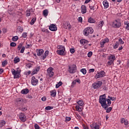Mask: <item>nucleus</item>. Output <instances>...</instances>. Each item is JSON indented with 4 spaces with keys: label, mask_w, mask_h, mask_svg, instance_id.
Masks as SVG:
<instances>
[{
    "label": "nucleus",
    "mask_w": 129,
    "mask_h": 129,
    "mask_svg": "<svg viewBox=\"0 0 129 129\" xmlns=\"http://www.w3.org/2000/svg\"><path fill=\"white\" fill-rule=\"evenodd\" d=\"M99 102L100 103L102 107L106 110L108 106H110L111 104V101L109 99H106V95L105 94L100 95L99 99Z\"/></svg>",
    "instance_id": "nucleus-1"
},
{
    "label": "nucleus",
    "mask_w": 129,
    "mask_h": 129,
    "mask_svg": "<svg viewBox=\"0 0 129 129\" xmlns=\"http://www.w3.org/2000/svg\"><path fill=\"white\" fill-rule=\"evenodd\" d=\"M112 26L113 28H115L116 29L120 28V27H121V23L120 22V20L119 19H117L114 21L112 24Z\"/></svg>",
    "instance_id": "nucleus-2"
},
{
    "label": "nucleus",
    "mask_w": 129,
    "mask_h": 129,
    "mask_svg": "<svg viewBox=\"0 0 129 129\" xmlns=\"http://www.w3.org/2000/svg\"><path fill=\"white\" fill-rule=\"evenodd\" d=\"M94 32L93 29L91 27H87L83 31V34L85 36H88L89 34H92Z\"/></svg>",
    "instance_id": "nucleus-3"
},
{
    "label": "nucleus",
    "mask_w": 129,
    "mask_h": 129,
    "mask_svg": "<svg viewBox=\"0 0 129 129\" xmlns=\"http://www.w3.org/2000/svg\"><path fill=\"white\" fill-rule=\"evenodd\" d=\"M68 71L71 74H73L77 71V67L75 64H72L71 66L69 67Z\"/></svg>",
    "instance_id": "nucleus-4"
},
{
    "label": "nucleus",
    "mask_w": 129,
    "mask_h": 129,
    "mask_svg": "<svg viewBox=\"0 0 129 129\" xmlns=\"http://www.w3.org/2000/svg\"><path fill=\"white\" fill-rule=\"evenodd\" d=\"M108 60H109V61L107 63V65H112L114 60H115V56L111 55L108 57Z\"/></svg>",
    "instance_id": "nucleus-5"
},
{
    "label": "nucleus",
    "mask_w": 129,
    "mask_h": 129,
    "mask_svg": "<svg viewBox=\"0 0 129 129\" xmlns=\"http://www.w3.org/2000/svg\"><path fill=\"white\" fill-rule=\"evenodd\" d=\"M101 85H102V82L101 81H97L92 84L94 89H97L98 88H99Z\"/></svg>",
    "instance_id": "nucleus-6"
},
{
    "label": "nucleus",
    "mask_w": 129,
    "mask_h": 129,
    "mask_svg": "<svg viewBox=\"0 0 129 129\" xmlns=\"http://www.w3.org/2000/svg\"><path fill=\"white\" fill-rule=\"evenodd\" d=\"M105 76V72L101 71L97 73V74L95 76V78H96V79H98V78H101V77H104Z\"/></svg>",
    "instance_id": "nucleus-7"
},
{
    "label": "nucleus",
    "mask_w": 129,
    "mask_h": 129,
    "mask_svg": "<svg viewBox=\"0 0 129 129\" xmlns=\"http://www.w3.org/2000/svg\"><path fill=\"white\" fill-rule=\"evenodd\" d=\"M53 70L54 69L52 67H50L47 70V75H48L50 78L54 76V73L53 72Z\"/></svg>",
    "instance_id": "nucleus-8"
},
{
    "label": "nucleus",
    "mask_w": 129,
    "mask_h": 129,
    "mask_svg": "<svg viewBox=\"0 0 129 129\" xmlns=\"http://www.w3.org/2000/svg\"><path fill=\"white\" fill-rule=\"evenodd\" d=\"M19 117L20 120H21V121H22L23 122H25V121L27 120V116L25 115V113H21L19 114Z\"/></svg>",
    "instance_id": "nucleus-9"
},
{
    "label": "nucleus",
    "mask_w": 129,
    "mask_h": 129,
    "mask_svg": "<svg viewBox=\"0 0 129 129\" xmlns=\"http://www.w3.org/2000/svg\"><path fill=\"white\" fill-rule=\"evenodd\" d=\"M38 80L36 79L35 76H33L31 78V84L34 86H36L38 84Z\"/></svg>",
    "instance_id": "nucleus-10"
},
{
    "label": "nucleus",
    "mask_w": 129,
    "mask_h": 129,
    "mask_svg": "<svg viewBox=\"0 0 129 129\" xmlns=\"http://www.w3.org/2000/svg\"><path fill=\"white\" fill-rule=\"evenodd\" d=\"M90 126L91 129H99L100 127V126H99V125L94 122L92 123V124H91Z\"/></svg>",
    "instance_id": "nucleus-11"
},
{
    "label": "nucleus",
    "mask_w": 129,
    "mask_h": 129,
    "mask_svg": "<svg viewBox=\"0 0 129 129\" xmlns=\"http://www.w3.org/2000/svg\"><path fill=\"white\" fill-rule=\"evenodd\" d=\"M108 42H109V39L107 38H105L102 41L100 42L101 48H103V47H104V44H105V43H108Z\"/></svg>",
    "instance_id": "nucleus-12"
},
{
    "label": "nucleus",
    "mask_w": 129,
    "mask_h": 129,
    "mask_svg": "<svg viewBox=\"0 0 129 129\" xmlns=\"http://www.w3.org/2000/svg\"><path fill=\"white\" fill-rule=\"evenodd\" d=\"M63 26L64 29H71V25H70V23L67 21L64 22Z\"/></svg>",
    "instance_id": "nucleus-13"
},
{
    "label": "nucleus",
    "mask_w": 129,
    "mask_h": 129,
    "mask_svg": "<svg viewBox=\"0 0 129 129\" xmlns=\"http://www.w3.org/2000/svg\"><path fill=\"white\" fill-rule=\"evenodd\" d=\"M49 29L50 31H52V32L57 31V27H56V25L54 24L50 25L49 27Z\"/></svg>",
    "instance_id": "nucleus-14"
},
{
    "label": "nucleus",
    "mask_w": 129,
    "mask_h": 129,
    "mask_svg": "<svg viewBox=\"0 0 129 129\" xmlns=\"http://www.w3.org/2000/svg\"><path fill=\"white\" fill-rule=\"evenodd\" d=\"M80 42L81 45H87L89 43L88 40L85 39H81Z\"/></svg>",
    "instance_id": "nucleus-15"
},
{
    "label": "nucleus",
    "mask_w": 129,
    "mask_h": 129,
    "mask_svg": "<svg viewBox=\"0 0 129 129\" xmlns=\"http://www.w3.org/2000/svg\"><path fill=\"white\" fill-rule=\"evenodd\" d=\"M81 12L82 14H86L87 9H86V6L85 5H82L81 7Z\"/></svg>",
    "instance_id": "nucleus-16"
},
{
    "label": "nucleus",
    "mask_w": 129,
    "mask_h": 129,
    "mask_svg": "<svg viewBox=\"0 0 129 129\" xmlns=\"http://www.w3.org/2000/svg\"><path fill=\"white\" fill-rule=\"evenodd\" d=\"M48 55H49V50H46L44 55L41 56L42 59L43 60H45V59H46Z\"/></svg>",
    "instance_id": "nucleus-17"
},
{
    "label": "nucleus",
    "mask_w": 129,
    "mask_h": 129,
    "mask_svg": "<svg viewBox=\"0 0 129 129\" xmlns=\"http://www.w3.org/2000/svg\"><path fill=\"white\" fill-rule=\"evenodd\" d=\"M36 52L37 56H41V55H43V54H44V50L43 49L37 50Z\"/></svg>",
    "instance_id": "nucleus-18"
},
{
    "label": "nucleus",
    "mask_w": 129,
    "mask_h": 129,
    "mask_svg": "<svg viewBox=\"0 0 129 129\" xmlns=\"http://www.w3.org/2000/svg\"><path fill=\"white\" fill-rule=\"evenodd\" d=\"M31 12H34V11H33V9H31V10H26V17H30V16H31Z\"/></svg>",
    "instance_id": "nucleus-19"
},
{
    "label": "nucleus",
    "mask_w": 129,
    "mask_h": 129,
    "mask_svg": "<svg viewBox=\"0 0 129 129\" xmlns=\"http://www.w3.org/2000/svg\"><path fill=\"white\" fill-rule=\"evenodd\" d=\"M39 71H40V67H37L35 70H34L32 73V75H34V74H37V73H38V72H39Z\"/></svg>",
    "instance_id": "nucleus-20"
},
{
    "label": "nucleus",
    "mask_w": 129,
    "mask_h": 129,
    "mask_svg": "<svg viewBox=\"0 0 129 129\" xmlns=\"http://www.w3.org/2000/svg\"><path fill=\"white\" fill-rule=\"evenodd\" d=\"M29 92H30V91L28 89H24L21 91L22 94H28Z\"/></svg>",
    "instance_id": "nucleus-21"
},
{
    "label": "nucleus",
    "mask_w": 129,
    "mask_h": 129,
    "mask_svg": "<svg viewBox=\"0 0 129 129\" xmlns=\"http://www.w3.org/2000/svg\"><path fill=\"white\" fill-rule=\"evenodd\" d=\"M64 51H65V48L57 50V53L58 55H64Z\"/></svg>",
    "instance_id": "nucleus-22"
},
{
    "label": "nucleus",
    "mask_w": 129,
    "mask_h": 129,
    "mask_svg": "<svg viewBox=\"0 0 129 129\" xmlns=\"http://www.w3.org/2000/svg\"><path fill=\"white\" fill-rule=\"evenodd\" d=\"M103 5L105 9H107L108 7H109V5L108 4V3L107 2V1H105L103 2Z\"/></svg>",
    "instance_id": "nucleus-23"
},
{
    "label": "nucleus",
    "mask_w": 129,
    "mask_h": 129,
    "mask_svg": "<svg viewBox=\"0 0 129 129\" xmlns=\"http://www.w3.org/2000/svg\"><path fill=\"white\" fill-rule=\"evenodd\" d=\"M51 96H52V97H55L56 96V90H54L51 91H50Z\"/></svg>",
    "instance_id": "nucleus-24"
},
{
    "label": "nucleus",
    "mask_w": 129,
    "mask_h": 129,
    "mask_svg": "<svg viewBox=\"0 0 129 129\" xmlns=\"http://www.w3.org/2000/svg\"><path fill=\"white\" fill-rule=\"evenodd\" d=\"M20 61V58L18 57H16L14 58V62L15 64H17V63H19V61Z\"/></svg>",
    "instance_id": "nucleus-25"
},
{
    "label": "nucleus",
    "mask_w": 129,
    "mask_h": 129,
    "mask_svg": "<svg viewBox=\"0 0 129 129\" xmlns=\"http://www.w3.org/2000/svg\"><path fill=\"white\" fill-rule=\"evenodd\" d=\"M49 12L47 10H45L43 11V16L44 17H47L48 16Z\"/></svg>",
    "instance_id": "nucleus-26"
},
{
    "label": "nucleus",
    "mask_w": 129,
    "mask_h": 129,
    "mask_svg": "<svg viewBox=\"0 0 129 129\" xmlns=\"http://www.w3.org/2000/svg\"><path fill=\"white\" fill-rule=\"evenodd\" d=\"M118 46H119V42H116L115 44L113 45V48L114 49H117L118 47Z\"/></svg>",
    "instance_id": "nucleus-27"
},
{
    "label": "nucleus",
    "mask_w": 129,
    "mask_h": 129,
    "mask_svg": "<svg viewBox=\"0 0 129 129\" xmlns=\"http://www.w3.org/2000/svg\"><path fill=\"white\" fill-rule=\"evenodd\" d=\"M5 124H6V121L2 120L0 122V127H3Z\"/></svg>",
    "instance_id": "nucleus-28"
},
{
    "label": "nucleus",
    "mask_w": 129,
    "mask_h": 129,
    "mask_svg": "<svg viewBox=\"0 0 129 129\" xmlns=\"http://www.w3.org/2000/svg\"><path fill=\"white\" fill-rule=\"evenodd\" d=\"M11 71L13 75H16V74H18V73H19V72H18V71H16V70H15L14 69H12L11 70Z\"/></svg>",
    "instance_id": "nucleus-29"
},
{
    "label": "nucleus",
    "mask_w": 129,
    "mask_h": 129,
    "mask_svg": "<svg viewBox=\"0 0 129 129\" xmlns=\"http://www.w3.org/2000/svg\"><path fill=\"white\" fill-rule=\"evenodd\" d=\"M88 22L91 23H95V20H94V19H93V18H90L88 19Z\"/></svg>",
    "instance_id": "nucleus-30"
},
{
    "label": "nucleus",
    "mask_w": 129,
    "mask_h": 129,
    "mask_svg": "<svg viewBox=\"0 0 129 129\" xmlns=\"http://www.w3.org/2000/svg\"><path fill=\"white\" fill-rule=\"evenodd\" d=\"M18 40H19L18 36H14L12 38V41H13V42H16L18 41Z\"/></svg>",
    "instance_id": "nucleus-31"
},
{
    "label": "nucleus",
    "mask_w": 129,
    "mask_h": 129,
    "mask_svg": "<svg viewBox=\"0 0 129 129\" xmlns=\"http://www.w3.org/2000/svg\"><path fill=\"white\" fill-rule=\"evenodd\" d=\"M8 64V60H5L3 62H2V67H5V66Z\"/></svg>",
    "instance_id": "nucleus-32"
},
{
    "label": "nucleus",
    "mask_w": 129,
    "mask_h": 129,
    "mask_svg": "<svg viewBox=\"0 0 129 129\" xmlns=\"http://www.w3.org/2000/svg\"><path fill=\"white\" fill-rule=\"evenodd\" d=\"M108 98H109L110 100H112V101H114V100H116V98L114 97L108 96Z\"/></svg>",
    "instance_id": "nucleus-33"
},
{
    "label": "nucleus",
    "mask_w": 129,
    "mask_h": 129,
    "mask_svg": "<svg viewBox=\"0 0 129 129\" xmlns=\"http://www.w3.org/2000/svg\"><path fill=\"white\" fill-rule=\"evenodd\" d=\"M36 18H33L31 21V22H30L31 25H34V24H35V22H36Z\"/></svg>",
    "instance_id": "nucleus-34"
},
{
    "label": "nucleus",
    "mask_w": 129,
    "mask_h": 129,
    "mask_svg": "<svg viewBox=\"0 0 129 129\" xmlns=\"http://www.w3.org/2000/svg\"><path fill=\"white\" fill-rule=\"evenodd\" d=\"M53 106H48L45 107V110H51V109H53Z\"/></svg>",
    "instance_id": "nucleus-35"
},
{
    "label": "nucleus",
    "mask_w": 129,
    "mask_h": 129,
    "mask_svg": "<svg viewBox=\"0 0 129 129\" xmlns=\"http://www.w3.org/2000/svg\"><path fill=\"white\" fill-rule=\"evenodd\" d=\"M78 104H79V105H80V106H82V105H83V104H84V102L82 100H79L78 102Z\"/></svg>",
    "instance_id": "nucleus-36"
},
{
    "label": "nucleus",
    "mask_w": 129,
    "mask_h": 129,
    "mask_svg": "<svg viewBox=\"0 0 129 129\" xmlns=\"http://www.w3.org/2000/svg\"><path fill=\"white\" fill-rule=\"evenodd\" d=\"M62 82H59L58 84H56L55 87L56 88H59L61 85H62Z\"/></svg>",
    "instance_id": "nucleus-37"
},
{
    "label": "nucleus",
    "mask_w": 129,
    "mask_h": 129,
    "mask_svg": "<svg viewBox=\"0 0 129 129\" xmlns=\"http://www.w3.org/2000/svg\"><path fill=\"white\" fill-rule=\"evenodd\" d=\"M111 110H112V107H109V108L106 109V112L107 113H109V112H110V111H111Z\"/></svg>",
    "instance_id": "nucleus-38"
},
{
    "label": "nucleus",
    "mask_w": 129,
    "mask_h": 129,
    "mask_svg": "<svg viewBox=\"0 0 129 129\" xmlns=\"http://www.w3.org/2000/svg\"><path fill=\"white\" fill-rule=\"evenodd\" d=\"M14 75V78L15 79L17 78H20V76L19 73H17V74H16V75Z\"/></svg>",
    "instance_id": "nucleus-39"
},
{
    "label": "nucleus",
    "mask_w": 129,
    "mask_h": 129,
    "mask_svg": "<svg viewBox=\"0 0 129 129\" xmlns=\"http://www.w3.org/2000/svg\"><path fill=\"white\" fill-rule=\"evenodd\" d=\"M81 72H82V73H83V74H84V75H85V74H86V69H82L81 70Z\"/></svg>",
    "instance_id": "nucleus-40"
},
{
    "label": "nucleus",
    "mask_w": 129,
    "mask_h": 129,
    "mask_svg": "<svg viewBox=\"0 0 129 129\" xmlns=\"http://www.w3.org/2000/svg\"><path fill=\"white\" fill-rule=\"evenodd\" d=\"M11 47H16L17 46V44H16V42H11L10 43Z\"/></svg>",
    "instance_id": "nucleus-41"
},
{
    "label": "nucleus",
    "mask_w": 129,
    "mask_h": 129,
    "mask_svg": "<svg viewBox=\"0 0 129 129\" xmlns=\"http://www.w3.org/2000/svg\"><path fill=\"white\" fill-rule=\"evenodd\" d=\"M57 49L62 50V49H65V47L62 45H59L57 47Z\"/></svg>",
    "instance_id": "nucleus-42"
},
{
    "label": "nucleus",
    "mask_w": 129,
    "mask_h": 129,
    "mask_svg": "<svg viewBox=\"0 0 129 129\" xmlns=\"http://www.w3.org/2000/svg\"><path fill=\"white\" fill-rule=\"evenodd\" d=\"M76 109L77 111H79V112H81V111H82V110H79V106L78 105L76 106Z\"/></svg>",
    "instance_id": "nucleus-43"
},
{
    "label": "nucleus",
    "mask_w": 129,
    "mask_h": 129,
    "mask_svg": "<svg viewBox=\"0 0 129 129\" xmlns=\"http://www.w3.org/2000/svg\"><path fill=\"white\" fill-rule=\"evenodd\" d=\"M104 24V22L102 21H100L99 24V27H102L103 26V24Z\"/></svg>",
    "instance_id": "nucleus-44"
},
{
    "label": "nucleus",
    "mask_w": 129,
    "mask_h": 129,
    "mask_svg": "<svg viewBox=\"0 0 129 129\" xmlns=\"http://www.w3.org/2000/svg\"><path fill=\"white\" fill-rule=\"evenodd\" d=\"M22 46H23V44L20 43V44L18 45V47H17L18 50H19L20 51V50H21V48H22Z\"/></svg>",
    "instance_id": "nucleus-45"
},
{
    "label": "nucleus",
    "mask_w": 129,
    "mask_h": 129,
    "mask_svg": "<svg viewBox=\"0 0 129 129\" xmlns=\"http://www.w3.org/2000/svg\"><path fill=\"white\" fill-rule=\"evenodd\" d=\"M70 52L72 54H74V53H75V49H74V48H71Z\"/></svg>",
    "instance_id": "nucleus-46"
},
{
    "label": "nucleus",
    "mask_w": 129,
    "mask_h": 129,
    "mask_svg": "<svg viewBox=\"0 0 129 129\" xmlns=\"http://www.w3.org/2000/svg\"><path fill=\"white\" fill-rule=\"evenodd\" d=\"M24 51H25V47L23 46L21 48V50H20V53L23 54V53H24Z\"/></svg>",
    "instance_id": "nucleus-47"
},
{
    "label": "nucleus",
    "mask_w": 129,
    "mask_h": 129,
    "mask_svg": "<svg viewBox=\"0 0 129 129\" xmlns=\"http://www.w3.org/2000/svg\"><path fill=\"white\" fill-rule=\"evenodd\" d=\"M18 29L19 30V32H21V33H22L23 31V28H22L21 26H19Z\"/></svg>",
    "instance_id": "nucleus-48"
},
{
    "label": "nucleus",
    "mask_w": 129,
    "mask_h": 129,
    "mask_svg": "<svg viewBox=\"0 0 129 129\" xmlns=\"http://www.w3.org/2000/svg\"><path fill=\"white\" fill-rule=\"evenodd\" d=\"M92 56V52L91 51L89 52L88 53V57L90 58V57H91Z\"/></svg>",
    "instance_id": "nucleus-49"
},
{
    "label": "nucleus",
    "mask_w": 129,
    "mask_h": 129,
    "mask_svg": "<svg viewBox=\"0 0 129 129\" xmlns=\"http://www.w3.org/2000/svg\"><path fill=\"white\" fill-rule=\"evenodd\" d=\"M71 120V117H66V121H70Z\"/></svg>",
    "instance_id": "nucleus-50"
},
{
    "label": "nucleus",
    "mask_w": 129,
    "mask_h": 129,
    "mask_svg": "<svg viewBox=\"0 0 129 129\" xmlns=\"http://www.w3.org/2000/svg\"><path fill=\"white\" fill-rule=\"evenodd\" d=\"M120 44H121V45H122V44H123L124 43V42H123V41H122V39L121 38L119 39L118 40Z\"/></svg>",
    "instance_id": "nucleus-51"
},
{
    "label": "nucleus",
    "mask_w": 129,
    "mask_h": 129,
    "mask_svg": "<svg viewBox=\"0 0 129 129\" xmlns=\"http://www.w3.org/2000/svg\"><path fill=\"white\" fill-rule=\"evenodd\" d=\"M34 127L35 129H40V126H39V125H38V124H35L34 125Z\"/></svg>",
    "instance_id": "nucleus-52"
},
{
    "label": "nucleus",
    "mask_w": 129,
    "mask_h": 129,
    "mask_svg": "<svg viewBox=\"0 0 129 129\" xmlns=\"http://www.w3.org/2000/svg\"><path fill=\"white\" fill-rule=\"evenodd\" d=\"M26 67L27 68H31V67H32V64L28 63L27 64H26Z\"/></svg>",
    "instance_id": "nucleus-53"
},
{
    "label": "nucleus",
    "mask_w": 129,
    "mask_h": 129,
    "mask_svg": "<svg viewBox=\"0 0 129 129\" xmlns=\"http://www.w3.org/2000/svg\"><path fill=\"white\" fill-rule=\"evenodd\" d=\"M125 29H126V30L128 31V30H129V23H127V24H126Z\"/></svg>",
    "instance_id": "nucleus-54"
},
{
    "label": "nucleus",
    "mask_w": 129,
    "mask_h": 129,
    "mask_svg": "<svg viewBox=\"0 0 129 129\" xmlns=\"http://www.w3.org/2000/svg\"><path fill=\"white\" fill-rule=\"evenodd\" d=\"M22 37L23 38H27V33H24L22 34Z\"/></svg>",
    "instance_id": "nucleus-55"
},
{
    "label": "nucleus",
    "mask_w": 129,
    "mask_h": 129,
    "mask_svg": "<svg viewBox=\"0 0 129 129\" xmlns=\"http://www.w3.org/2000/svg\"><path fill=\"white\" fill-rule=\"evenodd\" d=\"M95 70L94 69H91L89 71V73H91L92 72H94Z\"/></svg>",
    "instance_id": "nucleus-56"
},
{
    "label": "nucleus",
    "mask_w": 129,
    "mask_h": 129,
    "mask_svg": "<svg viewBox=\"0 0 129 129\" xmlns=\"http://www.w3.org/2000/svg\"><path fill=\"white\" fill-rule=\"evenodd\" d=\"M124 121H125V120L124 119V118H122L120 120L121 123H124Z\"/></svg>",
    "instance_id": "nucleus-57"
},
{
    "label": "nucleus",
    "mask_w": 129,
    "mask_h": 129,
    "mask_svg": "<svg viewBox=\"0 0 129 129\" xmlns=\"http://www.w3.org/2000/svg\"><path fill=\"white\" fill-rule=\"evenodd\" d=\"M124 124L125 125H127L128 124V121H127V120H125L124 122Z\"/></svg>",
    "instance_id": "nucleus-58"
},
{
    "label": "nucleus",
    "mask_w": 129,
    "mask_h": 129,
    "mask_svg": "<svg viewBox=\"0 0 129 129\" xmlns=\"http://www.w3.org/2000/svg\"><path fill=\"white\" fill-rule=\"evenodd\" d=\"M76 83L77 82L76 81V80L73 81L72 82V87H73V85H75V84H76Z\"/></svg>",
    "instance_id": "nucleus-59"
},
{
    "label": "nucleus",
    "mask_w": 129,
    "mask_h": 129,
    "mask_svg": "<svg viewBox=\"0 0 129 129\" xmlns=\"http://www.w3.org/2000/svg\"><path fill=\"white\" fill-rule=\"evenodd\" d=\"M80 114H81L82 116H83L84 117H85L86 115L83 113L82 112H80Z\"/></svg>",
    "instance_id": "nucleus-60"
},
{
    "label": "nucleus",
    "mask_w": 129,
    "mask_h": 129,
    "mask_svg": "<svg viewBox=\"0 0 129 129\" xmlns=\"http://www.w3.org/2000/svg\"><path fill=\"white\" fill-rule=\"evenodd\" d=\"M22 111H26V110H28V108L27 107H23L22 108Z\"/></svg>",
    "instance_id": "nucleus-61"
},
{
    "label": "nucleus",
    "mask_w": 129,
    "mask_h": 129,
    "mask_svg": "<svg viewBox=\"0 0 129 129\" xmlns=\"http://www.w3.org/2000/svg\"><path fill=\"white\" fill-rule=\"evenodd\" d=\"M79 22H80L81 23L82 22V17H80L78 18Z\"/></svg>",
    "instance_id": "nucleus-62"
},
{
    "label": "nucleus",
    "mask_w": 129,
    "mask_h": 129,
    "mask_svg": "<svg viewBox=\"0 0 129 129\" xmlns=\"http://www.w3.org/2000/svg\"><path fill=\"white\" fill-rule=\"evenodd\" d=\"M41 100H42V101H46V97H42V98H41Z\"/></svg>",
    "instance_id": "nucleus-63"
},
{
    "label": "nucleus",
    "mask_w": 129,
    "mask_h": 129,
    "mask_svg": "<svg viewBox=\"0 0 129 129\" xmlns=\"http://www.w3.org/2000/svg\"><path fill=\"white\" fill-rule=\"evenodd\" d=\"M18 101L21 102V101H23V99H22V98H19L18 100Z\"/></svg>",
    "instance_id": "nucleus-64"
}]
</instances>
